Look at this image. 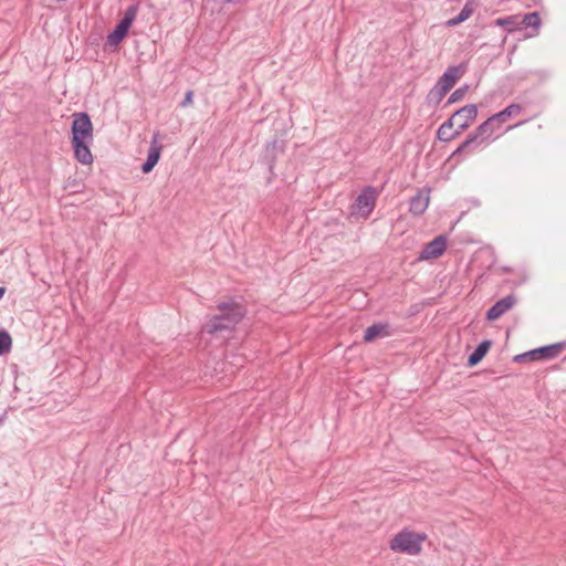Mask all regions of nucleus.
I'll return each instance as SVG.
<instances>
[{"mask_svg":"<svg viewBox=\"0 0 566 566\" xmlns=\"http://www.w3.org/2000/svg\"><path fill=\"white\" fill-rule=\"evenodd\" d=\"M137 11H138V6L137 4L129 6L125 10L124 15L119 20V22L130 28V25L133 24L134 20L136 19Z\"/></svg>","mask_w":566,"mask_h":566,"instance_id":"obj_23","label":"nucleus"},{"mask_svg":"<svg viewBox=\"0 0 566 566\" xmlns=\"http://www.w3.org/2000/svg\"><path fill=\"white\" fill-rule=\"evenodd\" d=\"M12 346V338L7 331H0V356L7 354Z\"/></svg>","mask_w":566,"mask_h":566,"instance_id":"obj_24","label":"nucleus"},{"mask_svg":"<svg viewBox=\"0 0 566 566\" xmlns=\"http://www.w3.org/2000/svg\"><path fill=\"white\" fill-rule=\"evenodd\" d=\"M279 146L277 139H274L271 144L266 146V151H273Z\"/></svg>","mask_w":566,"mask_h":566,"instance_id":"obj_26","label":"nucleus"},{"mask_svg":"<svg viewBox=\"0 0 566 566\" xmlns=\"http://www.w3.org/2000/svg\"><path fill=\"white\" fill-rule=\"evenodd\" d=\"M159 132H155L153 134L147 158L145 163L142 165V171L144 174L150 172L160 159L163 145L159 143Z\"/></svg>","mask_w":566,"mask_h":566,"instance_id":"obj_10","label":"nucleus"},{"mask_svg":"<svg viewBox=\"0 0 566 566\" xmlns=\"http://www.w3.org/2000/svg\"><path fill=\"white\" fill-rule=\"evenodd\" d=\"M378 198V191L373 186H366L363 188L361 192L355 199L350 213L353 216H358L363 219H367L373 212L376 200Z\"/></svg>","mask_w":566,"mask_h":566,"instance_id":"obj_6","label":"nucleus"},{"mask_svg":"<svg viewBox=\"0 0 566 566\" xmlns=\"http://www.w3.org/2000/svg\"><path fill=\"white\" fill-rule=\"evenodd\" d=\"M473 13V8L471 7V4L469 2H467L463 8L461 9V11L458 13V15H455L454 18L450 19L447 21V25L448 27H455L462 22H464L465 20H468Z\"/></svg>","mask_w":566,"mask_h":566,"instance_id":"obj_20","label":"nucleus"},{"mask_svg":"<svg viewBox=\"0 0 566 566\" xmlns=\"http://www.w3.org/2000/svg\"><path fill=\"white\" fill-rule=\"evenodd\" d=\"M129 31V27L118 22L114 30L107 35L106 38V43L109 45V46H118L119 43L125 39V36L127 35Z\"/></svg>","mask_w":566,"mask_h":566,"instance_id":"obj_17","label":"nucleus"},{"mask_svg":"<svg viewBox=\"0 0 566 566\" xmlns=\"http://www.w3.org/2000/svg\"><path fill=\"white\" fill-rule=\"evenodd\" d=\"M478 116L475 104H468L457 109L437 130V138L441 142H450L469 128Z\"/></svg>","mask_w":566,"mask_h":566,"instance_id":"obj_1","label":"nucleus"},{"mask_svg":"<svg viewBox=\"0 0 566 566\" xmlns=\"http://www.w3.org/2000/svg\"><path fill=\"white\" fill-rule=\"evenodd\" d=\"M500 128L497 122L490 116L485 122L480 124L461 145L451 154V157H459L462 153H473L485 142L492 140L493 134Z\"/></svg>","mask_w":566,"mask_h":566,"instance_id":"obj_2","label":"nucleus"},{"mask_svg":"<svg viewBox=\"0 0 566 566\" xmlns=\"http://www.w3.org/2000/svg\"><path fill=\"white\" fill-rule=\"evenodd\" d=\"M389 335V324L380 322L367 327L364 334V340L370 343L378 337H386Z\"/></svg>","mask_w":566,"mask_h":566,"instance_id":"obj_15","label":"nucleus"},{"mask_svg":"<svg viewBox=\"0 0 566 566\" xmlns=\"http://www.w3.org/2000/svg\"><path fill=\"white\" fill-rule=\"evenodd\" d=\"M494 24L497 27L504 28L507 32H513L518 30V15H507L503 18H499L494 21Z\"/></svg>","mask_w":566,"mask_h":566,"instance_id":"obj_21","label":"nucleus"},{"mask_svg":"<svg viewBox=\"0 0 566 566\" xmlns=\"http://www.w3.org/2000/svg\"><path fill=\"white\" fill-rule=\"evenodd\" d=\"M539 24L541 19L537 12L518 15V30L527 29L528 27L538 29Z\"/></svg>","mask_w":566,"mask_h":566,"instance_id":"obj_19","label":"nucleus"},{"mask_svg":"<svg viewBox=\"0 0 566 566\" xmlns=\"http://www.w3.org/2000/svg\"><path fill=\"white\" fill-rule=\"evenodd\" d=\"M430 202V188L418 189L415 196L409 201V212L412 216H422Z\"/></svg>","mask_w":566,"mask_h":566,"instance_id":"obj_12","label":"nucleus"},{"mask_svg":"<svg viewBox=\"0 0 566 566\" xmlns=\"http://www.w3.org/2000/svg\"><path fill=\"white\" fill-rule=\"evenodd\" d=\"M447 237L444 234L436 237L427 243L418 255V261L433 260L439 258L446 251Z\"/></svg>","mask_w":566,"mask_h":566,"instance_id":"obj_9","label":"nucleus"},{"mask_svg":"<svg viewBox=\"0 0 566 566\" xmlns=\"http://www.w3.org/2000/svg\"><path fill=\"white\" fill-rule=\"evenodd\" d=\"M463 120H465V116H462L460 118H458L454 124L459 125V123H462Z\"/></svg>","mask_w":566,"mask_h":566,"instance_id":"obj_27","label":"nucleus"},{"mask_svg":"<svg viewBox=\"0 0 566 566\" xmlns=\"http://www.w3.org/2000/svg\"><path fill=\"white\" fill-rule=\"evenodd\" d=\"M192 96H193V93L192 91H188L185 95V98L182 99V102L180 103V106L181 107H186L188 106L189 104L192 103Z\"/></svg>","mask_w":566,"mask_h":566,"instance_id":"obj_25","label":"nucleus"},{"mask_svg":"<svg viewBox=\"0 0 566 566\" xmlns=\"http://www.w3.org/2000/svg\"><path fill=\"white\" fill-rule=\"evenodd\" d=\"M72 140H93V124L85 112L74 114L72 122Z\"/></svg>","mask_w":566,"mask_h":566,"instance_id":"obj_7","label":"nucleus"},{"mask_svg":"<svg viewBox=\"0 0 566 566\" xmlns=\"http://www.w3.org/2000/svg\"><path fill=\"white\" fill-rule=\"evenodd\" d=\"M492 342L489 339L482 340L475 349L468 357V366L473 367L478 365L483 357L488 354Z\"/></svg>","mask_w":566,"mask_h":566,"instance_id":"obj_16","label":"nucleus"},{"mask_svg":"<svg viewBox=\"0 0 566 566\" xmlns=\"http://www.w3.org/2000/svg\"><path fill=\"white\" fill-rule=\"evenodd\" d=\"M4 419H6V413H3V415H1V416H0V424H2V423H3Z\"/></svg>","mask_w":566,"mask_h":566,"instance_id":"obj_29","label":"nucleus"},{"mask_svg":"<svg viewBox=\"0 0 566 566\" xmlns=\"http://www.w3.org/2000/svg\"><path fill=\"white\" fill-rule=\"evenodd\" d=\"M516 303V297L513 294H509L503 298L496 301L486 312L485 318L490 322H493L500 318L503 314H505L509 310L513 307Z\"/></svg>","mask_w":566,"mask_h":566,"instance_id":"obj_13","label":"nucleus"},{"mask_svg":"<svg viewBox=\"0 0 566 566\" xmlns=\"http://www.w3.org/2000/svg\"><path fill=\"white\" fill-rule=\"evenodd\" d=\"M4 293H6V289L0 286V300L3 297Z\"/></svg>","mask_w":566,"mask_h":566,"instance_id":"obj_28","label":"nucleus"},{"mask_svg":"<svg viewBox=\"0 0 566 566\" xmlns=\"http://www.w3.org/2000/svg\"><path fill=\"white\" fill-rule=\"evenodd\" d=\"M426 539L427 535L424 533H416L403 528L390 539L389 548L394 552L415 556L421 553L422 543Z\"/></svg>","mask_w":566,"mask_h":566,"instance_id":"obj_3","label":"nucleus"},{"mask_svg":"<svg viewBox=\"0 0 566 566\" xmlns=\"http://www.w3.org/2000/svg\"><path fill=\"white\" fill-rule=\"evenodd\" d=\"M219 312L223 313L228 322L233 328L244 318L247 308L240 302L230 300L227 302H220L217 305Z\"/></svg>","mask_w":566,"mask_h":566,"instance_id":"obj_8","label":"nucleus"},{"mask_svg":"<svg viewBox=\"0 0 566 566\" xmlns=\"http://www.w3.org/2000/svg\"><path fill=\"white\" fill-rule=\"evenodd\" d=\"M234 328L232 325L228 322L227 317L223 313L219 312V314L213 315L207 319V322L202 325L201 332L214 335L222 332H231Z\"/></svg>","mask_w":566,"mask_h":566,"instance_id":"obj_11","label":"nucleus"},{"mask_svg":"<svg viewBox=\"0 0 566 566\" xmlns=\"http://www.w3.org/2000/svg\"><path fill=\"white\" fill-rule=\"evenodd\" d=\"M566 348V342H558L545 346L537 347L535 349L518 354L514 356L513 361L524 363L526 360H546L557 357L562 350Z\"/></svg>","mask_w":566,"mask_h":566,"instance_id":"obj_5","label":"nucleus"},{"mask_svg":"<svg viewBox=\"0 0 566 566\" xmlns=\"http://www.w3.org/2000/svg\"><path fill=\"white\" fill-rule=\"evenodd\" d=\"M459 77L458 66L448 67L427 95L428 105L438 106Z\"/></svg>","mask_w":566,"mask_h":566,"instance_id":"obj_4","label":"nucleus"},{"mask_svg":"<svg viewBox=\"0 0 566 566\" xmlns=\"http://www.w3.org/2000/svg\"><path fill=\"white\" fill-rule=\"evenodd\" d=\"M92 140H72L74 157L82 165H91L93 163V155L90 149Z\"/></svg>","mask_w":566,"mask_h":566,"instance_id":"obj_14","label":"nucleus"},{"mask_svg":"<svg viewBox=\"0 0 566 566\" xmlns=\"http://www.w3.org/2000/svg\"><path fill=\"white\" fill-rule=\"evenodd\" d=\"M469 91V85L465 84L463 86L458 87L455 91L451 93L449 98L447 99L444 107H448L457 102H460L464 98L465 94Z\"/></svg>","mask_w":566,"mask_h":566,"instance_id":"obj_22","label":"nucleus"},{"mask_svg":"<svg viewBox=\"0 0 566 566\" xmlns=\"http://www.w3.org/2000/svg\"><path fill=\"white\" fill-rule=\"evenodd\" d=\"M522 112V106L520 104H510L503 111L492 115L493 118L497 122L499 125L505 123L510 117L514 115H518Z\"/></svg>","mask_w":566,"mask_h":566,"instance_id":"obj_18","label":"nucleus"}]
</instances>
